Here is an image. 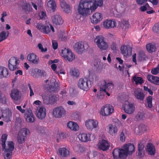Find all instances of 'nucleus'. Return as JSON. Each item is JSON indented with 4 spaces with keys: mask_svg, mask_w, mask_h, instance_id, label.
I'll use <instances>...</instances> for the list:
<instances>
[{
    "mask_svg": "<svg viewBox=\"0 0 159 159\" xmlns=\"http://www.w3.org/2000/svg\"><path fill=\"white\" fill-rule=\"evenodd\" d=\"M103 3L102 0H90L88 2L81 0L78 7V12L82 15H86L90 10H94L98 6L101 7Z\"/></svg>",
    "mask_w": 159,
    "mask_h": 159,
    "instance_id": "obj_1",
    "label": "nucleus"
},
{
    "mask_svg": "<svg viewBox=\"0 0 159 159\" xmlns=\"http://www.w3.org/2000/svg\"><path fill=\"white\" fill-rule=\"evenodd\" d=\"M135 147L133 144L128 143L124 145L121 149L116 148L113 151L114 159H125L128 155H131L134 152Z\"/></svg>",
    "mask_w": 159,
    "mask_h": 159,
    "instance_id": "obj_2",
    "label": "nucleus"
},
{
    "mask_svg": "<svg viewBox=\"0 0 159 159\" xmlns=\"http://www.w3.org/2000/svg\"><path fill=\"white\" fill-rule=\"evenodd\" d=\"M78 86L80 89L87 91L91 87V81L86 78H80L79 80Z\"/></svg>",
    "mask_w": 159,
    "mask_h": 159,
    "instance_id": "obj_3",
    "label": "nucleus"
},
{
    "mask_svg": "<svg viewBox=\"0 0 159 159\" xmlns=\"http://www.w3.org/2000/svg\"><path fill=\"white\" fill-rule=\"evenodd\" d=\"M14 148V143L12 141H9L7 144V148H2L5 150L4 156L5 159H10L12 157V151Z\"/></svg>",
    "mask_w": 159,
    "mask_h": 159,
    "instance_id": "obj_4",
    "label": "nucleus"
},
{
    "mask_svg": "<svg viewBox=\"0 0 159 159\" xmlns=\"http://www.w3.org/2000/svg\"><path fill=\"white\" fill-rule=\"evenodd\" d=\"M78 137L80 140L83 142H86L94 140L96 137L94 134L86 133H80Z\"/></svg>",
    "mask_w": 159,
    "mask_h": 159,
    "instance_id": "obj_5",
    "label": "nucleus"
},
{
    "mask_svg": "<svg viewBox=\"0 0 159 159\" xmlns=\"http://www.w3.org/2000/svg\"><path fill=\"white\" fill-rule=\"evenodd\" d=\"M61 55L65 59L70 61H73L75 58V55L71 50L66 48L61 50Z\"/></svg>",
    "mask_w": 159,
    "mask_h": 159,
    "instance_id": "obj_6",
    "label": "nucleus"
},
{
    "mask_svg": "<svg viewBox=\"0 0 159 159\" xmlns=\"http://www.w3.org/2000/svg\"><path fill=\"white\" fill-rule=\"evenodd\" d=\"M52 113L55 118H61L65 116L66 111L62 107H58L54 108Z\"/></svg>",
    "mask_w": 159,
    "mask_h": 159,
    "instance_id": "obj_7",
    "label": "nucleus"
},
{
    "mask_svg": "<svg viewBox=\"0 0 159 159\" xmlns=\"http://www.w3.org/2000/svg\"><path fill=\"white\" fill-rule=\"evenodd\" d=\"M29 130L26 128L21 129L18 134L17 141L20 144L23 143L27 139L26 136Z\"/></svg>",
    "mask_w": 159,
    "mask_h": 159,
    "instance_id": "obj_8",
    "label": "nucleus"
},
{
    "mask_svg": "<svg viewBox=\"0 0 159 159\" xmlns=\"http://www.w3.org/2000/svg\"><path fill=\"white\" fill-rule=\"evenodd\" d=\"M19 62V60L17 57H11L8 61V66L9 69L10 70L13 71L18 69Z\"/></svg>",
    "mask_w": 159,
    "mask_h": 159,
    "instance_id": "obj_9",
    "label": "nucleus"
},
{
    "mask_svg": "<svg viewBox=\"0 0 159 159\" xmlns=\"http://www.w3.org/2000/svg\"><path fill=\"white\" fill-rule=\"evenodd\" d=\"M114 111L113 107L110 105H105L101 109V114L103 116H107L111 114Z\"/></svg>",
    "mask_w": 159,
    "mask_h": 159,
    "instance_id": "obj_10",
    "label": "nucleus"
},
{
    "mask_svg": "<svg viewBox=\"0 0 159 159\" xmlns=\"http://www.w3.org/2000/svg\"><path fill=\"white\" fill-rule=\"evenodd\" d=\"M10 96L11 98L14 100L15 103L18 104L16 103V102L21 98V94L18 90L14 89L11 91Z\"/></svg>",
    "mask_w": 159,
    "mask_h": 159,
    "instance_id": "obj_11",
    "label": "nucleus"
},
{
    "mask_svg": "<svg viewBox=\"0 0 159 159\" xmlns=\"http://www.w3.org/2000/svg\"><path fill=\"white\" fill-rule=\"evenodd\" d=\"M36 115L39 119H44L46 116V109L43 106L38 107L36 111Z\"/></svg>",
    "mask_w": 159,
    "mask_h": 159,
    "instance_id": "obj_12",
    "label": "nucleus"
},
{
    "mask_svg": "<svg viewBox=\"0 0 159 159\" xmlns=\"http://www.w3.org/2000/svg\"><path fill=\"white\" fill-rule=\"evenodd\" d=\"M98 122L93 119H89L87 120L85 122V125L88 129L92 130L93 128L97 127L98 125Z\"/></svg>",
    "mask_w": 159,
    "mask_h": 159,
    "instance_id": "obj_13",
    "label": "nucleus"
},
{
    "mask_svg": "<svg viewBox=\"0 0 159 159\" xmlns=\"http://www.w3.org/2000/svg\"><path fill=\"white\" fill-rule=\"evenodd\" d=\"M85 47L87 48L89 46L86 44H84L82 41L79 42L75 44V50L79 54H82L84 51Z\"/></svg>",
    "mask_w": 159,
    "mask_h": 159,
    "instance_id": "obj_14",
    "label": "nucleus"
},
{
    "mask_svg": "<svg viewBox=\"0 0 159 159\" xmlns=\"http://www.w3.org/2000/svg\"><path fill=\"white\" fill-rule=\"evenodd\" d=\"M124 110L125 111L127 114H131L134 111L135 107L133 104L130 103L129 102H126L123 105Z\"/></svg>",
    "mask_w": 159,
    "mask_h": 159,
    "instance_id": "obj_15",
    "label": "nucleus"
},
{
    "mask_svg": "<svg viewBox=\"0 0 159 159\" xmlns=\"http://www.w3.org/2000/svg\"><path fill=\"white\" fill-rule=\"evenodd\" d=\"M121 52L124 56L130 55L132 54V48L129 45H123L120 48Z\"/></svg>",
    "mask_w": 159,
    "mask_h": 159,
    "instance_id": "obj_16",
    "label": "nucleus"
},
{
    "mask_svg": "<svg viewBox=\"0 0 159 159\" xmlns=\"http://www.w3.org/2000/svg\"><path fill=\"white\" fill-rule=\"evenodd\" d=\"M108 142L104 139L100 140L98 143V148L103 151L107 150L110 147Z\"/></svg>",
    "mask_w": 159,
    "mask_h": 159,
    "instance_id": "obj_17",
    "label": "nucleus"
},
{
    "mask_svg": "<svg viewBox=\"0 0 159 159\" xmlns=\"http://www.w3.org/2000/svg\"><path fill=\"white\" fill-rule=\"evenodd\" d=\"M104 84L100 87V92H106V90L111 92L112 89L113 88V84L112 83H109L107 84L105 80H104Z\"/></svg>",
    "mask_w": 159,
    "mask_h": 159,
    "instance_id": "obj_18",
    "label": "nucleus"
},
{
    "mask_svg": "<svg viewBox=\"0 0 159 159\" xmlns=\"http://www.w3.org/2000/svg\"><path fill=\"white\" fill-rule=\"evenodd\" d=\"M25 117L27 122L33 123L35 121V118L31 110L26 111L25 114Z\"/></svg>",
    "mask_w": 159,
    "mask_h": 159,
    "instance_id": "obj_19",
    "label": "nucleus"
},
{
    "mask_svg": "<svg viewBox=\"0 0 159 159\" xmlns=\"http://www.w3.org/2000/svg\"><path fill=\"white\" fill-rule=\"evenodd\" d=\"M102 19V16L100 13L96 12L90 18L92 23L97 24Z\"/></svg>",
    "mask_w": 159,
    "mask_h": 159,
    "instance_id": "obj_20",
    "label": "nucleus"
},
{
    "mask_svg": "<svg viewBox=\"0 0 159 159\" xmlns=\"http://www.w3.org/2000/svg\"><path fill=\"white\" fill-rule=\"evenodd\" d=\"M57 154L62 157H68L70 154L69 149L65 148H59L57 152Z\"/></svg>",
    "mask_w": 159,
    "mask_h": 159,
    "instance_id": "obj_21",
    "label": "nucleus"
},
{
    "mask_svg": "<svg viewBox=\"0 0 159 159\" xmlns=\"http://www.w3.org/2000/svg\"><path fill=\"white\" fill-rule=\"evenodd\" d=\"M52 21L56 25H60L63 23L62 17L59 15H55L52 17Z\"/></svg>",
    "mask_w": 159,
    "mask_h": 159,
    "instance_id": "obj_22",
    "label": "nucleus"
},
{
    "mask_svg": "<svg viewBox=\"0 0 159 159\" xmlns=\"http://www.w3.org/2000/svg\"><path fill=\"white\" fill-rule=\"evenodd\" d=\"M134 96L136 98L140 101H143L145 95L140 89H136L134 91Z\"/></svg>",
    "mask_w": 159,
    "mask_h": 159,
    "instance_id": "obj_23",
    "label": "nucleus"
},
{
    "mask_svg": "<svg viewBox=\"0 0 159 159\" xmlns=\"http://www.w3.org/2000/svg\"><path fill=\"white\" fill-rule=\"evenodd\" d=\"M103 25L106 29L114 28L116 27V22L114 20H107L103 22Z\"/></svg>",
    "mask_w": 159,
    "mask_h": 159,
    "instance_id": "obj_24",
    "label": "nucleus"
},
{
    "mask_svg": "<svg viewBox=\"0 0 159 159\" xmlns=\"http://www.w3.org/2000/svg\"><path fill=\"white\" fill-rule=\"evenodd\" d=\"M27 59L29 61L34 64H37L39 63V58L34 53L29 54L27 56Z\"/></svg>",
    "mask_w": 159,
    "mask_h": 159,
    "instance_id": "obj_25",
    "label": "nucleus"
},
{
    "mask_svg": "<svg viewBox=\"0 0 159 159\" xmlns=\"http://www.w3.org/2000/svg\"><path fill=\"white\" fill-rule=\"evenodd\" d=\"M147 79L151 83L156 85H159V77L151 75H148Z\"/></svg>",
    "mask_w": 159,
    "mask_h": 159,
    "instance_id": "obj_26",
    "label": "nucleus"
},
{
    "mask_svg": "<svg viewBox=\"0 0 159 159\" xmlns=\"http://www.w3.org/2000/svg\"><path fill=\"white\" fill-rule=\"evenodd\" d=\"M9 75L8 69L5 67L0 66V79L7 78Z\"/></svg>",
    "mask_w": 159,
    "mask_h": 159,
    "instance_id": "obj_27",
    "label": "nucleus"
},
{
    "mask_svg": "<svg viewBox=\"0 0 159 159\" xmlns=\"http://www.w3.org/2000/svg\"><path fill=\"white\" fill-rule=\"evenodd\" d=\"M109 133L112 136H114L117 134L118 129L115 125L110 124L108 125Z\"/></svg>",
    "mask_w": 159,
    "mask_h": 159,
    "instance_id": "obj_28",
    "label": "nucleus"
},
{
    "mask_svg": "<svg viewBox=\"0 0 159 159\" xmlns=\"http://www.w3.org/2000/svg\"><path fill=\"white\" fill-rule=\"evenodd\" d=\"M146 151L151 155H153L155 153V148L154 146L152 143H149L147 145Z\"/></svg>",
    "mask_w": 159,
    "mask_h": 159,
    "instance_id": "obj_29",
    "label": "nucleus"
},
{
    "mask_svg": "<svg viewBox=\"0 0 159 159\" xmlns=\"http://www.w3.org/2000/svg\"><path fill=\"white\" fill-rule=\"evenodd\" d=\"M48 8L50 11L54 12L56 8V3L54 0H50L47 3Z\"/></svg>",
    "mask_w": 159,
    "mask_h": 159,
    "instance_id": "obj_30",
    "label": "nucleus"
},
{
    "mask_svg": "<svg viewBox=\"0 0 159 159\" xmlns=\"http://www.w3.org/2000/svg\"><path fill=\"white\" fill-rule=\"evenodd\" d=\"M61 7L63 9L64 11L66 13H69L70 11V5L67 4L65 0H61Z\"/></svg>",
    "mask_w": 159,
    "mask_h": 159,
    "instance_id": "obj_31",
    "label": "nucleus"
},
{
    "mask_svg": "<svg viewBox=\"0 0 159 159\" xmlns=\"http://www.w3.org/2000/svg\"><path fill=\"white\" fill-rule=\"evenodd\" d=\"M67 126L71 130L74 131H77L79 129V127L77 124L72 121L68 122Z\"/></svg>",
    "mask_w": 159,
    "mask_h": 159,
    "instance_id": "obj_32",
    "label": "nucleus"
},
{
    "mask_svg": "<svg viewBox=\"0 0 159 159\" xmlns=\"http://www.w3.org/2000/svg\"><path fill=\"white\" fill-rule=\"evenodd\" d=\"M60 87L57 82L52 83L49 85V89L51 92H55L59 90Z\"/></svg>",
    "mask_w": 159,
    "mask_h": 159,
    "instance_id": "obj_33",
    "label": "nucleus"
},
{
    "mask_svg": "<svg viewBox=\"0 0 159 159\" xmlns=\"http://www.w3.org/2000/svg\"><path fill=\"white\" fill-rule=\"evenodd\" d=\"M49 25L50 27L47 25H45L43 31V33L46 34H48L49 33L51 30L52 31V32H55V30L53 26L50 24H49Z\"/></svg>",
    "mask_w": 159,
    "mask_h": 159,
    "instance_id": "obj_34",
    "label": "nucleus"
},
{
    "mask_svg": "<svg viewBox=\"0 0 159 159\" xmlns=\"http://www.w3.org/2000/svg\"><path fill=\"white\" fill-rule=\"evenodd\" d=\"M9 35V32L8 31H2L0 33V42L6 39Z\"/></svg>",
    "mask_w": 159,
    "mask_h": 159,
    "instance_id": "obj_35",
    "label": "nucleus"
},
{
    "mask_svg": "<svg viewBox=\"0 0 159 159\" xmlns=\"http://www.w3.org/2000/svg\"><path fill=\"white\" fill-rule=\"evenodd\" d=\"M104 39V38L102 36L99 35L97 36L94 41L98 47H101V43Z\"/></svg>",
    "mask_w": 159,
    "mask_h": 159,
    "instance_id": "obj_36",
    "label": "nucleus"
},
{
    "mask_svg": "<svg viewBox=\"0 0 159 159\" xmlns=\"http://www.w3.org/2000/svg\"><path fill=\"white\" fill-rule=\"evenodd\" d=\"M146 47L147 51L149 53L155 52L156 49V46L151 43L147 44Z\"/></svg>",
    "mask_w": 159,
    "mask_h": 159,
    "instance_id": "obj_37",
    "label": "nucleus"
},
{
    "mask_svg": "<svg viewBox=\"0 0 159 159\" xmlns=\"http://www.w3.org/2000/svg\"><path fill=\"white\" fill-rule=\"evenodd\" d=\"M133 80L135 83L136 85L138 84H141L143 82V80L142 78L141 77H137L136 75H134L133 77Z\"/></svg>",
    "mask_w": 159,
    "mask_h": 159,
    "instance_id": "obj_38",
    "label": "nucleus"
},
{
    "mask_svg": "<svg viewBox=\"0 0 159 159\" xmlns=\"http://www.w3.org/2000/svg\"><path fill=\"white\" fill-rule=\"evenodd\" d=\"M152 97L151 96H149L146 98V103L147 104L148 107L150 108L152 107Z\"/></svg>",
    "mask_w": 159,
    "mask_h": 159,
    "instance_id": "obj_39",
    "label": "nucleus"
},
{
    "mask_svg": "<svg viewBox=\"0 0 159 159\" xmlns=\"http://www.w3.org/2000/svg\"><path fill=\"white\" fill-rule=\"evenodd\" d=\"M3 116L6 121H10L11 118L12 116V113L11 111L6 112L3 115Z\"/></svg>",
    "mask_w": 159,
    "mask_h": 159,
    "instance_id": "obj_40",
    "label": "nucleus"
},
{
    "mask_svg": "<svg viewBox=\"0 0 159 159\" xmlns=\"http://www.w3.org/2000/svg\"><path fill=\"white\" fill-rule=\"evenodd\" d=\"M22 9L26 12H29L32 10V8L30 7V4L28 3H26L22 6Z\"/></svg>",
    "mask_w": 159,
    "mask_h": 159,
    "instance_id": "obj_41",
    "label": "nucleus"
},
{
    "mask_svg": "<svg viewBox=\"0 0 159 159\" xmlns=\"http://www.w3.org/2000/svg\"><path fill=\"white\" fill-rule=\"evenodd\" d=\"M7 135L6 134H3L1 137L2 147V148H5L6 147L5 142L7 139Z\"/></svg>",
    "mask_w": 159,
    "mask_h": 159,
    "instance_id": "obj_42",
    "label": "nucleus"
},
{
    "mask_svg": "<svg viewBox=\"0 0 159 159\" xmlns=\"http://www.w3.org/2000/svg\"><path fill=\"white\" fill-rule=\"evenodd\" d=\"M40 72H41V70L35 69L34 70L32 75L35 78H39L40 77Z\"/></svg>",
    "mask_w": 159,
    "mask_h": 159,
    "instance_id": "obj_43",
    "label": "nucleus"
},
{
    "mask_svg": "<svg viewBox=\"0 0 159 159\" xmlns=\"http://www.w3.org/2000/svg\"><path fill=\"white\" fill-rule=\"evenodd\" d=\"M100 49L102 50H105L108 48V44L106 42L105 39L102 41L101 43V47H98Z\"/></svg>",
    "mask_w": 159,
    "mask_h": 159,
    "instance_id": "obj_44",
    "label": "nucleus"
},
{
    "mask_svg": "<svg viewBox=\"0 0 159 159\" xmlns=\"http://www.w3.org/2000/svg\"><path fill=\"white\" fill-rule=\"evenodd\" d=\"M70 73L72 75L75 77H78L80 75L78 70L75 68H72L71 69Z\"/></svg>",
    "mask_w": 159,
    "mask_h": 159,
    "instance_id": "obj_45",
    "label": "nucleus"
},
{
    "mask_svg": "<svg viewBox=\"0 0 159 159\" xmlns=\"http://www.w3.org/2000/svg\"><path fill=\"white\" fill-rule=\"evenodd\" d=\"M57 98L54 95H50L49 104H53L56 102Z\"/></svg>",
    "mask_w": 159,
    "mask_h": 159,
    "instance_id": "obj_46",
    "label": "nucleus"
},
{
    "mask_svg": "<svg viewBox=\"0 0 159 159\" xmlns=\"http://www.w3.org/2000/svg\"><path fill=\"white\" fill-rule=\"evenodd\" d=\"M42 97L43 100V103L44 104L46 105L49 104L50 95L48 96L46 95H43Z\"/></svg>",
    "mask_w": 159,
    "mask_h": 159,
    "instance_id": "obj_47",
    "label": "nucleus"
},
{
    "mask_svg": "<svg viewBox=\"0 0 159 159\" xmlns=\"http://www.w3.org/2000/svg\"><path fill=\"white\" fill-rule=\"evenodd\" d=\"M149 8H151L148 3H146L144 5H143L140 7V9L142 11H145L147 10H149Z\"/></svg>",
    "mask_w": 159,
    "mask_h": 159,
    "instance_id": "obj_48",
    "label": "nucleus"
},
{
    "mask_svg": "<svg viewBox=\"0 0 159 159\" xmlns=\"http://www.w3.org/2000/svg\"><path fill=\"white\" fill-rule=\"evenodd\" d=\"M139 132L140 133L147 131V128L145 125H142L139 127Z\"/></svg>",
    "mask_w": 159,
    "mask_h": 159,
    "instance_id": "obj_49",
    "label": "nucleus"
},
{
    "mask_svg": "<svg viewBox=\"0 0 159 159\" xmlns=\"http://www.w3.org/2000/svg\"><path fill=\"white\" fill-rule=\"evenodd\" d=\"M151 73L152 74L154 75H157L159 73V64L157 67L151 70Z\"/></svg>",
    "mask_w": 159,
    "mask_h": 159,
    "instance_id": "obj_50",
    "label": "nucleus"
},
{
    "mask_svg": "<svg viewBox=\"0 0 159 159\" xmlns=\"http://www.w3.org/2000/svg\"><path fill=\"white\" fill-rule=\"evenodd\" d=\"M152 30L154 33L159 34V24L156 23L152 27Z\"/></svg>",
    "mask_w": 159,
    "mask_h": 159,
    "instance_id": "obj_51",
    "label": "nucleus"
},
{
    "mask_svg": "<svg viewBox=\"0 0 159 159\" xmlns=\"http://www.w3.org/2000/svg\"><path fill=\"white\" fill-rule=\"evenodd\" d=\"M45 25H43L41 23H37L36 25L37 28L41 32H43Z\"/></svg>",
    "mask_w": 159,
    "mask_h": 159,
    "instance_id": "obj_52",
    "label": "nucleus"
},
{
    "mask_svg": "<svg viewBox=\"0 0 159 159\" xmlns=\"http://www.w3.org/2000/svg\"><path fill=\"white\" fill-rule=\"evenodd\" d=\"M129 26V24L128 21H124L121 24V26L125 29H128Z\"/></svg>",
    "mask_w": 159,
    "mask_h": 159,
    "instance_id": "obj_53",
    "label": "nucleus"
},
{
    "mask_svg": "<svg viewBox=\"0 0 159 159\" xmlns=\"http://www.w3.org/2000/svg\"><path fill=\"white\" fill-rule=\"evenodd\" d=\"M38 47L39 49H40L41 51L42 52H45L47 51V48H43V46L41 43H39L38 44Z\"/></svg>",
    "mask_w": 159,
    "mask_h": 159,
    "instance_id": "obj_54",
    "label": "nucleus"
},
{
    "mask_svg": "<svg viewBox=\"0 0 159 159\" xmlns=\"http://www.w3.org/2000/svg\"><path fill=\"white\" fill-rule=\"evenodd\" d=\"M145 152L144 150H138L137 153L139 157H142L144 156Z\"/></svg>",
    "mask_w": 159,
    "mask_h": 159,
    "instance_id": "obj_55",
    "label": "nucleus"
},
{
    "mask_svg": "<svg viewBox=\"0 0 159 159\" xmlns=\"http://www.w3.org/2000/svg\"><path fill=\"white\" fill-rule=\"evenodd\" d=\"M39 16L40 19H44L46 16V13L45 11H42L39 14Z\"/></svg>",
    "mask_w": 159,
    "mask_h": 159,
    "instance_id": "obj_56",
    "label": "nucleus"
},
{
    "mask_svg": "<svg viewBox=\"0 0 159 159\" xmlns=\"http://www.w3.org/2000/svg\"><path fill=\"white\" fill-rule=\"evenodd\" d=\"M137 116L140 120H142L145 117L144 114L143 112H139L138 113Z\"/></svg>",
    "mask_w": 159,
    "mask_h": 159,
    "instance_id": "obj_57",
    "label": "nucleus"
},
{
    "mask_svg": "<svg viewBox=\"0 0 159 159\" xmlns=\"http://www.w3.org/2000/svg\"><path fill=\"white\" fill-rule=\"evenodd\" d=\"M139 59L141 61L145 60L146 56L144 53H141L139 54Z\"/></svg>",
    "mask_w": 159,
    "mask_h": 159,
    "instance_id": "obj_58",
    "label": "nucleus"
},
{
    "mask_svg": "<svg viewBox=\"0 0 159 159\" xmlns=\"http://www.w3.org/2000/svg\"><path fill=\"white\" fill-rule=\"evenodd\" d=\"M144 146L143 144L141 142L139 143L138 146V150H144Z\"/></svg>",
    "mask_w": 159,
    "mask_h": 159,
    "instance_id": "obj_59",
    "label": "nucleus"
},
{
    "mask_svg": "<svg viewBox=\"0 0 159 159\" xmlns=\"http://www.w3.org/2000/svg\"><path fill=\"white\" fill-rule=\"evenodd\" d=\"M28 86L30 91V96L31 97L34 95V93L33 92V90L31 88V87L30 84H28Z\"/></svg>",
    "mask_w": 159,
    "mask_h": 159,
    "instance_id": "obj_60",
    "label": "nucleus"
},
{
    "mask_svg": "<svg viewBox=\"0 0 159 159\" xmlns=\"http://www.w3.org/2000/svg\"><path fill=\"white\" fill-rule=\"evenodd\" d=\"M21 122V119L20 118H17L16 119L15 125H16L20 126Z\"/></svg>",
    "mask_w": 159,
    "mask_h": 159,
    "instance_id": "obj_61",
    "label": "nucleus"
},
{
    "mask_svg": "<svg viewBox=\"0 0 159 159\" xmlns=\"http://www.w3.org/2000/svg\"><path fill=\"white\" fill-rule=\"evenodd\" d=\"M120 140L122 142H124L125 141V134L123 132L121 133L120 136Z\"/></svg>",
    "mask_w": 159,
    "mask_h": 159,
    "instance_id": "obj_62",
    "label": "nucleus"
},
{
    "mask_svg": "<svg viewBox=\"0 0 159 159\" xmlns=\"http://www.w3.org/2000/svg\"><path fill=\"white\" fill-rule=\"evenodd\" d=\"M143 89L144 90L148 92L151 95H152L153 94V92L152 90H150V89L148 88L147 87H146L145 86H144L143 87Z\"/></svg>",
    "mask_w": 159,
    "mask_h": 159,
    "instance_id": "obj_63",
    "label": "nucleus"
},
{
    "mask_svg": "<svg viewBox=\"0 0 159 159\" xmlns=\"http://www.w3.org/2000/svg\"><path fill=\"white\" fill-rule=\"evenodd\" d=\"M111 49L113 50H116L117 48L116 43L115 42H113L111 46Z\"/></svg>",
    "mask_w": 159,
    "mask_h": 159,
    "instance_id": "obj_64",
    "label": "nucleus"
}]
</instances>
